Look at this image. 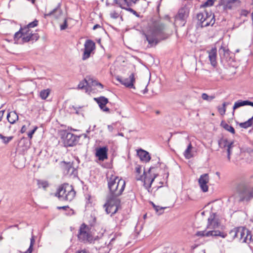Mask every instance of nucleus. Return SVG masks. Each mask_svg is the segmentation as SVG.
<instances>
[{
    "label": "nucleus",
    "instance_id": "obj_1",
    "mask_svg": "<svg viewBox=\"0 0 253 253\" xmlns=\"http://www.w3.org/2000/svg\"><path fill=\"white\" fill-rule=\"evenodd\" d=\"M108 186L109 193L104 207L106 213L112 215L116 213L120 206L121 201L119 197L125 189L126 182L118 176L112 175L108 180Z\"/></svg>",
    "mask_w": 253,
    "mask_h": 253
},
{
    "label": "nucleus",
    "instance_id": "obj_2",
    "mask_svg": "<svg viewBox=\"0 0 253 253\" xmlns=\"http://www.w3.org/2000/svg\"><path fill=\"white\" fill-rule=\"evenodd\" d=\"M146 40L150 47L157 45L163 40L169 38L170 34L167 31L165 25L160 21H155L149 24L143 31Z\"/></svg>",
    "mask_w": 253,
    "mask_h": 253
},
{
    "label": "nucleus",
    "instance_id": "obj_3",
    "mask_svg": "<svg viewBox=\"0 0 253 253\" xmlns=\"http://www.w3.org/2000/svg\"><path fill=\"white\" fill-rule=\"evenodd\" d=\"M135 169V178L137 180H141L143 182V185L149 191L152 183L157 176V174H152V168H150L147 172H145L142 166L136 165Z\"/></svg>",
    "mask_w": 253,
    "mask_h": 253
},
{
    "label": "nucleus",
    "instance_id": "obj_4",
    "mask_svg": "<svg viewBox=\"0 0 253 253\" xmlns=\"http://www.w3.org/2000/svg\"><path fill=\"white\" fill-rule=\"evenodd\" d=\"M56 196L61 201H71L75 197L76 192L72 185L64 184L58 188Z\"/></svg>",
    "mask_w": 253,
    "mask_h": 253
},
{
    "label": "nucleus",
    "instance_id": "obj_5",
    "mask_svg": "<svg viewBox=\"0 0 253 253\" xmlns=\"http://www.w3.org/2000/svg\"><path fill=\"white\" fill-rule=\"evenodd\" d=\"M236 191L241 201H248L253 198V188L245 182L242 181L238 183Z\"/></svg>",
    "mask_w": 253,
    "mask_h": 253
},
{
    "label": "nucleus",
    "instance_id": "obj_6",
    "mask_svg": "<svg viewBox=\"0 0 253 253\" xmlns=\"http://www.w3.org/2000/svg\"><path fill=\"white\" fill-rule=\"evenodd\" d=\"M27 29L21 28L18 32L15 34L14 40L16 43L21 44L31 41H37L38 40L39 38L38 35L29 36V34L27 33Z\"/></svg>",
    "mask_w": 253,
    "mask_h": 253
},
{
    "label": "nucleus",
    "instance_id": "obj_7",
    "mask_svg": "<svg viewBox=\"0 0 253 253\" xmlns=\"http://www.w3.org/2000/svg\"><path fill=\"white\" fill-rule=\"evenodd\" d=\"M197 18L200 22L202 27H205L210 25L212 26L215 22L214 15L211 11L204 10L197 14Z\"/></svg>",
    "mask_w": 253,
    "mask_h": 253
},
{
    "label": "nucleus",
    "instance_id": "obj_8",
    "mask_svg": "<svg viewBox=\"0 0 253 253\" xmlns=\"http://www.w3.org/2000/svg\"><path fill=\"white\" fill-rule=\"evenodd\" d=\"M78 238L79 240L84 243H91L93 237L90 233L89 228L84 223L82 224L80 228Z\"/></svg>",
    "mask_w": 253,
    "mask_h": 253
},
{
    "label": "nucleus",
    "instance_id": "obj_9",
    "mask_svg": "<svg viewBox=\"0 0 253 253\" xmlns=\"http://www.w3.org/2000/svg\"><path fill=\"white\" fill-rule=\"evenodd\" d=\"M61 138L65 147H71L75 145L79 139V137L77 135L65 131L62 132Z\"/></svg>",
    "mask_w": 253,
    "mask_h": 253
},
{
    "label": "nucleus",
    "instance_id": "obj_10",
    "mask_svg": "<svg viewBox=\"0 0 253 253\" xmlns=\"http://www.w3.org/2000/svg\"><path fill=\"white\" fill-rule=\"evenodd\" d=\"M92 86H97L101 89H103V85L101 83L98 82L97 81L93 80L92 78H89L88 79H84L83 81L81 82L78 84V88L79 89H86L87 87H91Z\"/></svg>",
    "mask_w": 253,
    "mask_h": 253
},
{
    "label": "nucleus",
    "instance_id": "obj_11",
    "mask_svg": "<svg viewBox=\"0 0 253 253\" xmlns=\"http://www.w3.org/2000/svg\"><path fill=\"white\" fill-rule=\"evenodd\" d=\"M84 46L82 59L85 60L90 57L91 53L95 49V45L92 41L87 40L85 41Z\"/></svg>",
    "mask_w": 253,
    "mask_h": 253
},
{
    "label": "nucleus",
    "instance_id": "obj_12",
    "mask_svg": "<svg viewBox=\"0 0 253 253\" xmlns=\"http://www.w3.org/2000/svg\"><path fill=\"white\" fill-rule=\"evenodd\" d=\"M116 79L121 84L128 88H135L134 83L135 82L134 74L131 73L128 78H123L121 77L118 76Z\"/></svg>",
    "mask_w": 253,
    "mask_h": 253
},
{
    "label": "nucleus",
    "instance_id": "obj_13",
    "mask_svg": "<svg viewBox=\"0 0 253 253\" xmlns=\"http://www.w3.org/2000/svg\"><path fill=\"white\" fill-rule=\"evenodd\" d=\"M196 236L198 237L220 236L224 238L226 235L219 230H204L197 232Z\"/></svg>",
    "mask_w": 253,
    "mask_h": 253
},
{
    "label": "nucleus",
    "instance_id": "obj_14",
    "mask_svg": "<svg viewBox=\"0 0 253 253\" xmlns=\"http://www.w3.org/2000/svg\"><path fill=\"white\" fill-rule=\"evenodd\" d=\"M210 178L208 173L202 174L198 179V183L200 189L203 192H207L209 190L208 183L209 182Z\"/></svg>",
    "mask_w": 253,
    "mask_h": 253
},
{
    "label": "nucleus",
    "instance_id": "obj_15",
    "mask_svg": "<svg viewBox=\"0 0 253 253\" xmlns=\"http://www.w3.org/2000/svg\"><path fill=\"white\" fill-rule=\"evenodd\" d=\"M220 226L218 219L215 218L214 214H212L208 218L207 229L209 230H217Z\"/></svg>",
    "mask_w": 253,
    "mask_h": 253
},
{
    "label": "nucleus",
    "instance_id": "obj_16",
    "mask_svg": "<svg viewBox=\"0 0 253 253\" xmlns=\"http://www.w3.org/2000/svg\"><path fill=\"white\" fill-rule=\"evenodd\" d=\"M108 149L106 146L100 147L96 149L95 156L101 161H104L108 159L107 152Z\"/></svg>",
    "mask_w": 253,
    "mask_h": 253
},
{
    "label": "nucleus",
    "instance_id": "obj_17",
    "mask_svg": "<svg viewBox=\"0 0 253 253\" xmlns=\"http://www.w3.org/2000/svg\"><path fill=\"white\" fill-rule=\"evenodd\" d=\"M139 0H117L116 3L122 8H128L133 6Z\"/></svg>",
    "mask_w": 253,
    "mask_h": 253
},
{
    "label": "nucleus",
    "instance_id": "obj_18",
    "mask_svg": "<svg viewBox=\"0 0 253 253\" xmlns=\"http://www.w3.org/2000/svg\"><path fill=\"white\" fill-rule=\"evenodd\" d=\"M216 47H213L210 50L207 51L211 64L213 67L216 65Z\"/></svg>",
    "mask_w": 253,
    "mask_h": 253
},
{
    "label": "nucleus",
    "instance_id": "obj_19",
    "mask_svg": "<svg viewBox=\"0 0 253 253\" xmlns=\"http://www.w3.org/2000/svg\"><path fill=\"white\" fill-rule=\"evenodd\" d=\"M233 141H228L227 139H221L218 141V145L222 148H227V149L230 147L232 149L233 147Z\"/></svg>",
    "mask_w": 253,
    "mask_h": 253
},
{
    "label": "nucleus",
    "instance_id": "obj_20",
    "mask_svg": "<svg viewBox=\"0 0 253 253\" xmlns=\"http://www.w3.org/2000/svg\"><path fill=\"white\" fill-rule=\"evenodd\" d=\"M188 16V12L185 8H181L175 17V20L184 21Z\"/></svg>",
    "mask_w": 253,
    "mask_h": 253
},
{
    "label": "nucleus",
    "instance_id": "obj_21",
    "mask_svg": "<svg viewBox=\"0 0 253 253\" xmlns=\"http://www.w3.org/2000/svg\"><path fill=\"white\" fill-rule=\"evenodd\" d=\"M137 154L140 159L143 161L147 162L150 160V156L146 151L140 149L137 151Z\"/></svg>",
    "mask_w": 253,
    "mask_h": 253
},
{
    "label": "nucleus",
    "instance_id": "obj_22",
    "mask_svg": "<svg viewBox=\"0 0 253 253\" xmlns=\"http://www.w3.org/2000/svg\"><path fill=\"white\" fill-rule=\"evenodd\" d=\"M61 14L62 11L61 9H60L59 6H57L50 12L45 14L44 17L46 18L48 16H53L55 18H58L59 17L61 16Z\"/></svg>",
    "mask_w": 253,
    "mask_h": 253
},
{
    "label": "nucleus",
    "instance_id": "obj_23",
    "mask_svg": "<svg viewBox=\"0 0 253 253\" xmlns=\"http://www.w3.org/2000/svg\"><path fill=\"white\" fill-rule=\"evenodd\" d=\"M245 105H250L253 107V102L248 100H238L235 103L233 107V109L234 111L235 109Z\"/></svg>",
    "mask_w": 253,
    "mask_h": 253
},
{
    "label": "nucleus",
    "instance_id": "obj_24",
    "mask_svg": "<svg viewBox=\"0 0 253 253\" xmlns=\"http://www.w3.org/2000/svg\"><path fill=\"white\" fill-rule=\"evenodd\" d=\"M39 23V21L37 20H35L34 21L29 23L26 26L24 27L23 29H27V33L29 34V36L34 35H38L37 33H33V31L31 30V28L35 27L38 26Z\"/></svg>",
    "mask_w": 253,
    "mask_h": 253
},
{
    "label": "nucleus",
    "instance_id": "obj_25",
    "mask_svg": "<svg viewBox=\"0 0 253 253\" xmlns=\"http://www.w3.org/2000/svg\"><path fill=\"white\" fill-rule=\"evenodd\" d=\"M7 119L10 124H13L18 120V116L15 112H11L7 114Z\"/></svg>",
    "mask_w": 253,
    "mask_h": 253
},
{
    "label": "nucleus",
    "instance_id": "obj_26",
    "mask_svg": "<svg viewBox=\"0 0 253 253\" xmlns=\"http://www.w3.org/2000/svg\"><path fill=\"white\" fill-rule=\"evenodd\" d=\"M192 148L193 147L192 144L191 143H190L183 153V155L186 159H189L193 157V154H192Z\"/></svg>",
    "mask_w": 253,
    "mask_h": 253
},
{
    "label": "nucleus",
    "instance_id": "obj_27",
    "mask_svg": "<svg viewBox=\"0 0 253 253\" xmlns=\"http://www.w3.org/2000/svg\"><path fill=\"white\" fill-rule=\"evenodd\" d=\"M94 100L98 103L99 107L106 105L108 103V99L104 96L94 98Z\"/></svg>",
    "mask_w": 253,
    "mask_h": 253
},
{
    "label": "nucleus",
    "instance_id": "obj_28",
    "mask_svg": "<svg viewBox=\"0 0 253 253\" xmlns=\"http://www.w3.org/2000/svg\"><path fill=\"white\" fill-rule=\"evenodd\" d=\"M253 116L248 121L239 124V126L244 128H247L253 125Z\"/></svg>",
    "mask_w": 253,
    "mask_h": 253
},
{
    "label": "nucleus",
    "instance_id": "obj_29",
    "mask_svg": "<svg viewBox=\"0 0 253 253\" xmlns=\"http://www.w3.org/2000/svg\"><path fill=\"white\" fill-rule=\"evenodd\" d=\"M239 232H240L239 227H236L232 229L229 232V235L231 236V238L232 240H234L236 238H239Z\"/></svg>",
    "mask_w": 253,
    "mask_h": 253
},
{
    "label": "nucleus",
    "instance_id": "obj_30",
    "mask_svg": "<svg viewBox=\"0 0 253 253\" xmlns=\"http://www.w3.org/2000/svg\"><path fill=\"white\" fill-rule=\"evenodd\" d=\"M37 184L39 188L45 189L48 186V183L46 181L38 180Z\"/></svg>",
    "mask_w": 253,
    "mask_h": 253
},
{
    "label": "nucleus",
    "instance_id": "obj_31",
    "mask_svg": "<svg viewBox=\"0 0 253 253\" xmlns=\"http://www.w3.org/2000/svg\"><path fill=\"white\" fill-rule=\"evenodd\" d=\"M50 90L49 89L42 90L40 92V97L42 99H45L48 96L50 93Z\"/></svg>",
    "mask_w": 253,
    "mask_h": 253
},
{
    "label": "nucleus",
    "instance_id": "obj_32",
    "mask_svg": "<svg viewBox=\"0 0 253 253\" xmlns=\"http://www.w3.org/2000/svg\"><path fill=\"white\" fill-rule=\"evenodd\" d=\"M252 240V236L251 233L249 230H246V236L244 238L243 242L244 243H249Z\"/></svg>",
    "mask_w": 253,
    "mask_h": 253
},
{
    "label": "nucleus",
    "instance_id": "obj_33",
    "mask_svg": "<svg viewBox=\"0 0 253 253\" xmlns=\"http://www.w3.org/2000/svg\"><path fill=\"white\" fill-rule=\"evenodd\" d=\"M13 137L12 136L5 137L2 135L1 134H0V139H2L3 143L5 144L8 143L9 142L13 139Z\"/></svg>",
    "mask_w": 253,
    "mask_h": 253
},
{
    "label": "nucleus",
    "instance_id": "obj_34",
    "mask_svg": "<svg viewBox=\"0 0 253 253\" xmlns=\"http://www.w3.org/2000/svg\"><path fill=\"white\" fill-rule=\"evenodd\" d=\"M246 230L245 228H243V227H239V231L240 232H239V239L241 240H244V238H245V235L246 234Z\"/></svg>",
    "mask_w": 253,
    "mask_h": 253
},
{
    "label": "nucleus",
    "instance_id": "obj_35",
    "mask_svg": "<svg viewBox=\"0 0 253 253\" xmlns=\"http://www.w3.org/2000/svg\"><path fill=\"white\" fill-rule=\"evenodd\" d=\"M222 126L224 129L230 132L232 134H234L235 133L234 128L232 126L229 125L228 124L225 123L222 125Z\"/></svg>",
    "mask_w": 253,
    "mask_h": 253
},
{
    "label": "nucleus",
    "instance_id": "obj_36",
    "mask_svg": "<svg viewBox=\"0 0 253 253\" xmlns=\"http://www.w3.org/2000/svg\"><path fill=\"white\" fill-rule=\"evenodd\" d=\"M65 169L67 171L68 173H71V174L73 173L75 170L74 168L72 167V164L70 163H69L66 165Z\"/></svg>",
    "mask_w": 253,
    "mask_h": 253
},
{
    "label": "nucleus",
    "instance_id": "obj_37",
    "mask_svg": "<svg viewBox=\"0 0 253 253\" xmlns=\"http://www.w3.org/2000/svg\"><path fill=\"white\" fill-rule=\"evenodd\" d=\"M226 102H224L222 104V107H218V112L220 114V115H223L225 114V112H226Z\"/></svg>",
    "mask_w": 253,
    "mask_h": 253
},
{
    "label": "nucleus",
    "instance_id": "obj_38",
    "mask_svg": "<svg viewBox=\"0 0 253 253\" xmlns=\"http://www.w3.org/2000/svg\"><path fill=\"white\" fill-rule=\"evenodd\" d=\"M202 98L203 100L211 101L214 98V96H209L207 94L204 93L202 94Z\"/></svg>",
    "mask_w": 253,
    "mask_h": 253
},
{
    "label": "nucleus",
    "instance_id": "obj_39",
    "mask_svg": "<svg viewBox=\"0 0 253 253\" xmlns=\"http://www.w3.org/2000/svg\"><path fill=\"white\" fill-rule=\"evenodd\" d=\"M166 207H161L160 206H154V209L156 212L158 213V214L160 215L163 213V210L165 209Z\"/></svg>",
    "mask_w": 253,
    "mask_h": 253
},
{
    "label": "nucleus",
    "instance_id": "obj_40",
    "mask_svg": "<svg viewBox=\"0 0 253 253\" xmlns=\"http://www.w3.org/2000/svg\"><path fill=\"white\" fill-rule=\"evenodd\" d=\"M215 0H208L203 5V7H208L213 5Z\"/></svg>",
    "mask_w": 253,
    "mask_h": 253
},
{
    "label": "nucleus",
    "instance_id": "obj_41",
    "mask_svg": "<svg viewBox=\"0 0 253 253\" xmlns=\"http://www.w3.org/2000/svg\"><path fill=\"white\" fill-rule=\"evenodd\" d=\"M37 128H38V127L35 126L33 130H32L31 131L29 132V133H28V136L30 139H31L33 137V135L34 134L35 132L36 131Z\"/></svg>",
    "mask_w": 253,
    "mask_h": 253
},
{
    "label": "nucleus",
    "instance_id": "obj_42",
    "mask_svg": "<svg viewBox=\"0 0 253 253\" xmlns=\"http://www.w3.org/2000/svg\"><path fill=\"white\" fill-rule=\"evenodd\" d=\"M131 7H128V8H125V9L131 12L133 14L135 15L137 17H139V14L136 12V11L134 10L133 9L131 8Z\"/></svg>",
    "mask_w": 253,
    "mask_h": 253
},
{
    "label": "nucleus",
    "instance_id": "obj_43",
    "mask_svg": "<svg viewBox=\"0 0 253 253\" xmlns=\"http://www.w3.org/2000/svg\"><path fill=\"white\" fill-rule=\"evenodd\" d=\"M35 240L34 236H32L30 240V245L29 248V249L33 250V247L35 244Z\"/></svg>",
    "mask_w": 253,
    "mask_h": 253
},
{
    "label": "nucleus",
    "instance_id": "obj_44",
    "mask_svg": "<svg viewBox=\"0 0 253 253\" xmlns=\"http://www.w3.org/2000/svg\"><path fill=\"white\" fill-rule=\"evenodd\" d=\"M67 22L66 19H65L64 23L60 26V30H63L66 29L67 28Z\"/></svg>",
    "mask_w": 253,
    "mask_h": 253
},
{
    "label": "nucleus",
    "instance_id": "obj_45",
    "mask_svg": "<svg viewBox=\"0 0 253 253\" xmlns=\"http://www.w3.org/2000/svg\"><path fill=\"white\" fill-rule=\"evenodd\" d=\"M220 52H223L224 54H229V50L228 49H226L225 47L222 46L221 47L220 50Z\"/></svg>",
    "mask_w": 253,
    "mask_h": 253
},
{
    "label": "nucleus",
    "instance_id": "obj_46",
    "mask_svg": "<svg viewBox=\"0 0 253 253\" xmlns=\"http://www.w3.org/2000/svg\"><path fill=\"white\" fill-rule=\"evenodd\" d=\"M100 109L103 111L107 113L110 112V109L108 107H106V105L104 106H101L99 107Z\"/></svg>",
    "mask_w": 253,
    "mask_h": 253
},
{
    "label": "nucleus",
    "instance_id": "obj_47",
    "mask_svg": "<svg viewBox=\"0 0 253 253\" xmlns=\"http://www.w3.org/2000/svg\"><path fill=\"white\" fill-rule=\"evenodd\" d=\"M111 17L113 18H117L119 17V14L118 13L114 11L111 12L110 14Z\"/></svg>",
    "mask_w": 253,
    "mask_h": 253
},
{
    "label": "nucleus",
    "instance_id": "obj_48",
    "mask_svg": "<svg viewBox=\"0 0 253 253\" xmlns=\"http://www.w3.org/2000/svg\"><path fill=\"white\" fill-rule=\"evenodd\" d=\"M227 158L229 161L230 160V155L232 153L231 149H230V147H229L228 149H227Z\"/></svg>",
    "mask_w": 253,
    "mask_h": 253
},
{
    "label": "nucleus",
    "instance_id": "obj_49",
    "mask_svg": "<svg viewBox=\"0 0 253 253\" xmlns=\"http://www.w3.org/2000/svg\"><path fill=\"white\" fill-rule=\"evenodd\" d=\"M108 129L109 131L112 132L114 129V127L113 125H108Z\"/></svg>",
    "mask_w": 253,
    "mask_h": 253
},
{
    "label": "nucleus",
    "instance_id": "obj_50",
    "mask_svg": "<svg viewBox=\"0 0 253 253\" xmlns=\"http://www.w3.org/2000/svg\"><path fill=\"white\" fill-rule=\"evenodd\" d=\"M27 130V128L26 127V126L25 125L23 126L21 129V130H20V132L21 133H24Z\"/></svg>",
    "mask_w": 253,
    "mask_h": 253
},
{
    "label": "nucleus",
    "instance_id": "obj_51",
    "mask_svg": "<svg viewBox=\"0 0 253 253\" xmlns=\"http://www.w3.org/2000/svg\"><path fill=\"white\" fill-rule=\"evenodd\" d=\"M58 209H63L66 210L67 209L69 208L68 206H63V207H57Z\"/></svg>",
    "mask_w": 253,
    "mask_h": 253
},
{
    "label": "nucleus",
    "instance_id": "obj_52",
    "mask_svg": "<svg viewBox=\"0 0 253 253\" xmlns=\"http://www.w3.org/2000/svg\"><path fill=\"white\" fill-rule=\"evenodd\" d=\"M77 253H88L85 250H81V251H79L77 252Z\"/></svg>",
    "mask_w": 253,
    "mask_h": 253
},
{
    "label": "nucleus",
    "instance_id": "obj_53",
    "mask_svg": "<svg viewBox=\"0 0 253 253\" xmlns=\"http://www.w3.org/2000/svg\"><path fill=\"white\" fill-rule=\"evenodd\" d=\"M99 27H100V26L98 24H96L93 26V29L95 30Z\"/></svg>",
    "mask_w": 253,
    "mask_h": 253
},
{
    "label": "nucleus",
    "instance_id": "obj_54",
    "mask_svg": "<svg viewBox=\"0 0 253 253\" xmlns=\"http://www.w3.org/2000/svg\"><path fill=\"white\" fill-rule=\"evenodd\" d=\"M147 91H148V89H147L146 87H145V88L142 91L143 94L146 93V92H147Z\"/></svg>",
    "mask_w": 253,
    "mask_h": 253
},
{
    "label": "nucleus",
    "instance_id": "obj_55",
    "mask_svg": "<svg viewBox=\"0 0 253 253\" xmlns=\"http://www.w3.org/2000/svg\"><path fill=\"white\" fill-rule=\"evenodd\" d=\"M33 250H30L28 249L26 252H25L24 253H32Z\"/></svg>",
    "mask_w": 253,
    "mask_h": 253
},
{
    "label": "nucleus",
    "instance_id": "obj_56",
    "mask_svg": "<svg viewBox=\"0 0 253 253\" xmlns=\"http://www.w3.org/2000/svg\"><path fill=\"white\" fill-rule=\"evenodd\" d=\"M239 1V0H230V1L232 3H234L236 1Z\"/></svg>",
    "mask_w": 253,
    "mask_h": 253
},
{
    "label": "nucleus",
    "instance_id": "obj_57",
    "mask_svg": "<svg viewBox=\"0 0 253 253\" xmlns=\"http://www.w3.org/2000/svg\"><path fill=\"white\" fill-rule=\"evenodd\" d=\"M2 116V115L0 113V122L1 120Z\"/></svg>",
    "mask_w": 253,
    "mask_h": 253
},
{
    "label": "nucleus",
    "instance_id": "obj_58",
    "mask_svg": "<svg viewBox=\"0 0 253 253\" xmlns=\"http://www.w3.org/2000/svg\"><path fill=\"white\" fill-rule=\"evenodd\" d=\"M119 135H120V136H124V135H123V134L122 133H119Z\"/></svg>",
    "mask_w": 253,
    "mask_h": 253
},
{
    "label": "nucleus",
    "instance_id": "obj_59",
    "mask_svg": "<svg viewBox=\"0 0 253 253\" xmlns=\"http://www.w3.org/2000/svg\"><path fill=\"white\" fill-rule=\"evenodd\" d=\"M152 205L153 207V208H154V206H157L156 205H155L152 202Z\"/></svg>",
    "mask_w": 253,
    "mask_h": 253
},
{
    "label": "nucleus",
    "instance_id": "obj_60",
    "mask_svg": "<svg viewBox=\"0 0 253 253\" xmlns=\"http://www.w3.org/2000/svg\"><path fill=\"white\" fill-rule=\"evenodd\" d=\"M31 1L33 3H34L35 2V0H31Z\"/></svg>",
    "mask_w": 253,
    "mask_h": 253
},
{
    "label": "nucleus",
    "instance_id": "obj_61",
    "mask_svg": "<svg viewBox=\"0 0 253 253\" xmlns=\"http://www.w3.org/2000/svg\"><path fill=\"white\" fill-rule=\"evenodd\" d=\"M216 174H217V175H219V173L218 172H216Z\"/></svg>",
    "mask_w": 253,
    "mask_h": 253
},
{
    "label": "nucleus",
    "instance_id": "obj_62",
    "mask_svg": "<svg viewBox=\"0 0 253 253\" xmlns=\"http://www.w3.org/2000/svg\"><path fill=\"white\" fill-rule=\"evenodd\" d=\"M157 114H159V111H157L156 112Z\"/></svg>",
    "mask_w": 253,
    "mask_h": 253
},
{
    "label": "nucleus",
    "instance_id": "obj_63",
    "mask_svg": "<svg viewBox=\"0 0 253 253\" xmlns=\"http://www.w3.org/2000/svg\"><path fill=\"white\" fill-rule=\"evenodd\" d=\"M2 237H0V240H1L2 239Z\"/></svg>",
    "mask_w": 253,
    "mask_h": 253
}]
</instances>
